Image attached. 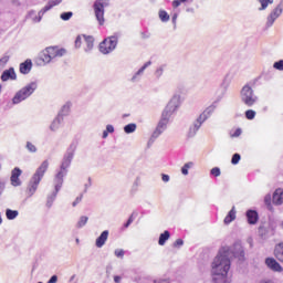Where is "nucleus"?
<instances>
[{"instance_id":"f257e3e1","label":"nucleus","mask_w":283,"mask_h":283,"mask_svg":"<svg viewBox=\"0 0 283 283\" xmlns=\"http://www.w3.org/2000/svg\"><path fill=\"white\" fill-rule=\"evenodd\" d=\"M238 258L244 260V248L235 245V252L229 245L222 247L210 264V275L212 283H231L229 272L231 271V260Z\"/></svg>"},{"instance_id":"f03ea898","label":"nucleus","mask_w":283,"mask_h":283,"mask_svg":"<svg viewBox=\"0 0 283 283\" xmlns=\"http://www.w3.org/2000/svg\"><path fill=\"white\" fill-rule=\"evenodd\" d=\"M50 167V161L44 160L40 165V167L35 170L31 179L29 180L27 193L29 198H32L34 193H36V190L39 189V185H41V181L43 180V176H45V172L48 171Z\"/></svg>"},{"instance_id":"7ed1b4c3","label":"nucleus","mask_w":283,"mask_h":283,"mask_svg":"<svg viewBox=\"0 0 283 283\" xmlns=\"http://www.w3.org/2000/svg\"><path fill=\"white\" fill-rule=\"evenodd\" d=\"M218 109V103L213 102L210 106H208L192 123V125L189 127L188 130V137L193 138L196 134L200 130V127H202V124L206 120H209L211 116H213V113Z\"/></svg>"},{"instance_id":"20e7f679","label":"nucleus","mask_w":283,"mask_h":283,"mask_svg":"<svg viewBox=\"0 0 283 283\" xmlns=\"http://www.w3.org/2000/svg\"><path fill=\"white\" fill-rule=\"evenodd\" d=\"M65 49H61L59 46H48L40 53V59L44 65H50V63H54L56 59L65 56Z\"/></svg>"},{"instance_id":"39448f33","label":"nucleus","mask_w":283,"mask_h":283,"mask_svg":"<svg viewBox=\"0 0 283 283\" xmlns=\"http://www.w3.org/2000/svg\"><path fill=\"white\" fill-rule=\"evenodd\" d=\"M36 82H31L20 88L12 97L11 105H20L23 101H28L36 92Z\"/></svg>"},{"instance_id":"423d86ee","label":"nucleus","mask_w":283,"mask_h":283,"mask_svg":"<svg viewBox=\"0 0 283 283\" xmlns=\"http://www.w3.org/2000/svg\"><path fill=\"white\" fill-rule=\"evenodd\" d=\"M240 98L241 103H243V105H245L247 107H253V105H255V103H258V101L260 99L255 95V91L253 90L251 84H244L242 86L240 91Z\"/></svg>"},{"instance_id":"0eeeda50","label":"nucleus","mask_w":283,"mask_h":283,"mask_svg":"<svg viewBox=\"0 0 283 283\" xmlns=\"http://www.w3.org/2000/svg\"><path fill=\"white\" fill-rule=\"evenodd\" d=\"M109 0H96L93 4L95 19L98 25H105V9L108 8Z\"/></svg>"},{"instance_id":"6e6552de","label":"nucleus","mask_w":283,"mask_h":283,"mask_svg":"<svg viewBox=\"0 0 283 283\" xmlns=\"http://www.w3.org/2000/svg\"><path fill=\"white\" fill-rule=\"evenodd\" d=\"M118 45V35H111L104 39L103 42L99 43V52L102 54H112L114 50H116Z\"/></svg>"},{"instance_id":"1a4fd4ad","label":"nucleus","mask_w":283,"mask_h":283,"mask_svg":"<svg viewBox=\"0 0 283 283\" xmlns=\"http://www.w3.org/2000/svg\"><path fill=\"white\" fill-rule=\"evenodd\" d=\"M75 153H76V144H71L63 156L59 171L67 174V169H70V166L72 165V160H74Z\"/></svg>"},{"instance_id":"9d476101","label":"nucleus","mask_w":283,"mask_h":283,"mask_svg":"<svg viewBox=\"0 0 283 283\" xmlns=\"http://www.w3.org/2000/svg\"><path fill=\"white\" fill-rule=\"evenodd\" d=\"M179 107H180V95H174L168 102L165 109L163 111L161 116L170 120L171 116H174V114L178 112Z\"/></svg>"},{"instance_id":"9b49d317","label":"nucleus","mask_w":283,"mask_h":283,"mask_svg":"<svg viewBox=\"0 0 283 283\" xmlns=\"http://www.w3.org/2000/svg\"><path fill=\"white\" fill-rule=\"evenodd\" d=\"M169 125V119L161 115L160 120L158 122L155 130L153 132L149 143H154L157 138H160L165 132H167V126Z\"/></svg>"},{"instance_id":"f8f14e48","label":"nucleus","mask_w":283,"mask_h":283,"mask_svg":"<svg viewBox=\"0 0 283 283\" xmlns=\"http://www.w3.org/2000/svg\"><path fill=\"white\" fill-rule=\"evenodd\" d=\"M283 13V3L282 4H277L268 15L266 18V28H273V23H275V21H277V19H280V17H282Z\"/></svg>"},{"instance_id":"ddd939ff","label":"nucleus","mask_w":283,"mask_h":283,"mask_svg":"<svg viewBox=\"0 0 283 283\" xmlns=\"http://www.w3.org/2000/svg\"><path fill=\"white\" fill-rule=\"evenodd\" d=\"M63 0H50L45 7L38 12V14L33 18V23H41L42 19H43V14H45V12H49V10H52V8L59 6V3H61Z\"/></svg>"},{"instance_id":"4468645a","label":"nucleus","mask_w":283,"mask_h":283,"mask_svg":"<svg viewBox=\"0 0 283 283\" xmlns=\"http://www.w3.org/2000/svg\"><path fill=\"white\" fill-rule=\"evenodd\" d=\"M22 174L23 170H21L19 167H15L11 170L10 182L12 187H21L23 185V181H21Z\"/></svg>"},{"instance_id":"2eb2a0df","label":"nucleus","mask_w":283,"mask_h":283,"mask_svg":"<svg viewBox=\"0 0 283 283\" xmlns=\"http://www.w3.org/2000/svg\"><path fill=\"white\" fill-rule=\"evenodd\" d=\"M65 176H67V172H63L61 170H57L55 174L53 179V187L55 191H61Z\"/></svg>"},{"instance_id":"dca6fc26","label":"nucleus","mask_w":283,"mask_h":283,"mask_svg":"<svg viewBox=\"0 0 283 283\" xmlns=\"http://www.w3.org/2000/svg\"><path fill=\"white\" fill-rule=\"evenodd\" d=\"M265 264H266L268 268L271 269V271H274L275 273H282V271H283V268L280 264V262H277L273 258L265 259Z\"/></svg>"},{"instance_id":"f3484780","label":"nucleus","mask_w":283,"mask_h":283,"mask_svg":"<svg viewBox=\"0 0 283 283\" xmlns=\"http://www.w3.org/2000/svg\"><path fill=\"white\" fill-rule=\"evenodd\" d=\"M109 238V230H104L99 237L95 240V247L97 249H103L105 247V243L107 242Z\"/></svg>"},{"instance_id":"a211bd4d","label":"nucleus","mask_w":283,"mask_h":283,"mask_svg":"<svg viewBox=\"0 0 283 283\" xmlns=\"http://www.w3.org/2000/svg\"><path fill=\"white\" fill-rule=\"evenodd\" d=\"M150 65L151 61H147L146 63H144V65L130 78L132 83L138 82L143 77V74H145V70Z\"/></svg>"},{"instance_id":"6ab92c4d","label":"nucleus","mask_w":283,"mask_h":283,"mask_svg":"<svg viewBox=\"0 0 283 283\" xmlns=\"http://www.w3.org/2000/svg\"><path fill=\"white\" fill-rule=\"evenodd\" d=\"M83 50L86 54H90L94 50V36L85 35L84 36V46Z\"/></svg>"},{"instance_id":"aec40b11","label":"nucleus","mask_w":283,"mask_h":283,"mask_svg":"<svg viewBox=\"0 0 283 283\" xmlns=\"http://www.w3.org/2000/svg\"><path fill=\"white\" fill-rule=\"evenodd\" d=\"M72 109V103L66 102L61 109L57 113V116L62 119L65 120V116H70V112Z\"/></svg>"},{"instance_id":"412c9836","label":"nucleus","mask_w":283,"mask_h":283,"mask_svg":"<svg viewBox=\"0 0 283 283\" xmlns=\"http://www.w3.org/2000/svg\"><path fill=\"white\" fill-rule=\"evenodd\" d=\"M63 120L64 119H62V117H59V115H56L49 126L50 132H59V129H61V125H63Z\"/></svg>"},{"instance_id":"4be33fe9","label":"nucleus","mask_w":283,"mask_h":283,"mask_svg":"<svg viewBox=\"0 0 283 283\" xmlns=\"http://www.w3.org/2000/svg\"><path fill=\"white\" fill-rule=\"evenodd\" d=\"M272 202L273 205H283V189L282 188H277L273 196H272Z\"/></svg>"},{"instance_id":"5701e85b","label":"nucleus","mask_w":283,"mask_h":283,"mask_svg":"<svg viewBox=\"0 0 283 283\" xmlns=\"http://www.w3.org/2000/svg\"><path fill=\"white\" fill-rule=\"evenodd\" d=\"M1 81H17V73L14 69L6 70L1 75Z\"/></svg>"},{"instance_id":"b1692460","label":"nucleus","mask_w":283,"mask_h":283,"mask_svg":"<svg viewBox=\"0 0 283 283\" xmlns=\"http://www.w3.org/2000/svg\"><path fill=\"white\" fill-rule=\"evenodd\" d=\"M247 220L250 224H258V211L255 210H248L247 213Z\"/></svg>"},{"instance_id":"393cba45","label":"nucleus","mask_w":283,"mask_h":283,"mask_svg":"<svg viewBox=\"0 0 283 283\" xmlns=\"http://www.w3.org/2000/svg\"><path fill=\"white\" fill-rule=\"evenodd\" d=\"M32 71V60H27L25 62L20 64L21 74H30Z\"/></svg>"},{"instance_id":"a878e982","label":"nucleus","mask_w":283,"mask_h":283,"mask_svg":"<svg viewBox=\"0 0 283 283\" xmlns=\"http://www.w3.org/2000/svg\"><path fill=\"white\" fill-rule=\"evenodd\" d=\"M237 211H235V207H232V209L228 212V214L226 216L223 222L224 224H231V222H233V220H235L237 218Z\"/></svg>"},{"instance_id":"bb28decb","label":"nucleus","mask_w":283,"mask_h":283,"mask_svg":"<svg viewBox=\"0 0 283 283\" xmlns=\"http://www.w3.org/2000/svg\"><path fill=\"white\" fill-rule=\"evenodd\" d=\"M274 255L276 260H279V262L283 264V243H279L277 245H275Z\"/></svg>"},{"instance_id":"cd10ccee","label":"nucleus","mask_w":283,"mask_h":283,"mask_svg":"<svg viewBox=\"0 0 283 283\" xmlns=\"http://www.w3.org/2000/svg\"><path fill=\"white\" fill-rule=\"evenodd\" d=\"M56 196H59V191L53 190L46 197V207L50 209L54 205V200H56Z\"/></svg>"},{"instance_id":"c85d7f7f","label":"nucleus","mask_w":283,"mask_h":283,"mask_svg":"<svg viewBox=\"0 0 283 283\" xmlns=\"http://www.w3.org/2000/svg\"><path fill=\"white\" fill-rule=\"evenodd\" d=\"M169 238H171V233H169L168 230L164 231V233H161L159 235V240H158L159 247H165V244H167V240H169Z\"/></svg>"},{"instance_id":"c756f323","label":"nucleus","mask_w":283,"mask_h":283,"mask_svg":"<svg viewBox=\"0 0 283 283\" xmlns=\"http://www.w3.org/2000/svg\"><path fill=\"white\" fill-rule=\"evenodd\" d=\"M195 167H196V163L193 161H188L184 164V166L181 167L182 176H189V169H193Z\"/></svg>"},{"instance_id":"7c9ffc66","label":"nucleus","mask_w":283,"mask_h":283,"mask_svg":"<svg viewBox=\"0 0 283 283\" xmlns=\"http://www.w3.org/2000/svg\"><path fill=\"white\" fill-rule=\"evenodd\" d=\"M6 216L7 220H17L19 218V210L7 209Z\"/></svg>"},{"instance_id":"2f4dec72","label":"nucleus","mask_w":283,"mask_h":283,"mask_svg":"<svg viewBox=\"0 0 283 283\" xmlns=\"http://www.w3.org/2000/svg\"><path fill=\"white\" fill-rule=\"evenodd\" d=\"M90 218L87 216H81L75 224L76 229H83L87 224Z\"/></svg>"},{"instance_id":"473e14b6","label":"nucleus","mask_w":283,"mask_h":283,"mask_svg":"<svg viewBox=\"0 0 283 283\" xmlns=\"http://www.w3.org/2000/svg\"><path fill=\"white\" fill-rule=\"evenodd\" d=\"M261 7L259 8V11L262 12L269 8V6H272L273 0H258Z\"/></svg>"},{"instance_id":"72a5a7b5","label":"nucleus","mask_w":283,"mask_h":283,"mask_svg":"<svg viewBox=\"0 0 283 283\" xmlns=\"http://www.w3.org/2000/svg\"><path fill=\"white\" fill-rule=\"evenodd\" d=\"M137 128L138 126L135 123H130L124 126V132L125 134H134V132H136Z\"/></svg>"},{"instance_id":"f704fd0d","label":"nucleus","mask_w":283,"mask_h":283,"mask_svg":"<svg viewBox=\"0 0 283 283\" xmlns=\"http://www.w3.org/2000/svg\"><path fill=\"white\" fill-rule=\"evenodd\" d=\"M85 34H80L76 36L75 39V48L78 50L81 49V46L83 45L84 41H85Z\"/></svg>"},{"instance_id":"c9c22d12","label":"nucleus","mask_w":283,"mask_h":283,"mask_svg":"<svg viewBox=\"0 0 283 283\" xmlns=\"http://www.w3.org/2000/svg\"><path fill=\"white\" fill-rule=\"evenodd\" d=\"M25 149H27L30 154H36V151H39V149L36 148V146H35L32 142H27V144H25Z\"/></svg>"},{"instance_id":"e433bc0d","label":"nucleus","mask_w":283,"mask_h":283,"mask_svg":"<svg viewBox=\"0 0 283 283\" xmlns=\"http://www.w3.org/2000/svg\"><path fill=\"white\" fill-rule=\"evenodd\" d=\"M109 134H114V125L112 124L106 125V129L103 132L102 138H107Z\"/></svg>"},{"instance_id":"4c0bfd02","label":"nucleus","mask_w":283,"mask_h":283,"mask_svg":"<svg viewBox=\"0 0 283 283\" xmlns=\"http://www.w3.org/2000/svg\"><path fill=\"white\" fill-rule=\"evenodd\" d=\"M159 19L163 21V23H167V21L170 19L169 13H167L165 10H159Z\"/></svg>"},{"instance_id":"58836bf2","label":"nucleus","mask_w":283,"mask_h":283,"mask_svg":"<svg viewBox=\"0 0 283 283\" xmlns=\"http://www.w3.org/2000/svg\"><path fill=\"white\" fill-rule=\"evenodd\" d=\"M72 17H74V13L72 11L63 12L60 14V19H62V21H70Z\"/></svg>"},{"instance_id":"ea45409f","label":"nucleus","mask_w":283,"mask_h":283,"mask_svg":"<svg viewBox=\"0 0 283 283\" xmlns=\"http://www.w3.org/2000/svg\"><path fill=\"white\" fill-rule=\"evenodd\" d=\"M8 61H10V56L8 55L0 57V72L8 65Z\"/></svg>"},{"instance_id":"a19ab883","label":"nucleus","mask_w":283,"mask_h":283,"mask_svg":"<svg viewBox=\"0 0 283 283\" xmlns=\"http://www.w3.org/2000/svg\"><path fill=\"white\" fill-rule=\"evenodd\" d=\"M222 175V171L220 170L219 167H214L210 170V176H213L214 178H220Z\"/></svg>"},{"instance_id":"79ce46f5","label":"nucleus","mask_w":283,"mask_h":283,"mask_svg":"<svg viewBox=\"0 0 283 283\" xmlns=\"http://www.w3.org/2000/svg\"><path fill=\"white\" fill-rule=\"evenodd\" d=\"M255 111L253 109H248L245 112V118H248V120H253V118H255Z\"/></svg>"},{"instance_id":"37998d69","label":"nucleus","mask_w":283,"mask_h":283,"mask_svg":"<svg viewBox=\"0 0 283 283\" xmlns=\"http://www.w3.org/2000/svg\"><path fill=\"white\" fill-rule=\"evenodd\" d=\"M163 74H165V66L157 67L155 71L156 78H160V76H163Z\"/></svg>"},{"instance_id":"c03bdc74","label":"nucleus","mask_w":283,"mask_h":283,"mask_svg":"<svg viewBox=\"0 0 283 283\" xmlns=\"http://www.w3.org/2000/svg\"><path fill=\"white\" fill-rule=\"evenodd\" d=\"M273 67L274 70H279V72H283V60L274 62Z\"/></svg>"},{"instance_id":"a18cd8bd","label":"nucleus","mask_w":283,"mask_h":283,"mask_svg":"<svg viewBox=\"0 0 283 283\" xmlns=\"http://www.w3.org/2000/svg\"><path fill=\"white\" fill-rule=\"evenodd\" d=\"M114 255H115L116 258L123 259V258H125V250H123V249H116V250L114 251Z\"/></svg>"},{"instance_id":"49530a36","label":"nucleus","mask_w":283,"mask_h":283,"mask_svg":"<svg viewBox=\"0 0 283 283\" xmlns=\"http://www.w3.org/2000/svg\"><path fill=\"white\" fill-rule=\"evenodd\" d=\"M241 158H242V157L240 156V154H234V155L232 156L231 164H232V165H238V163H240Z\"/></svg>"},{"instance_id":"de8ad7c7","label":"nucleus","mask_w":283,"mask_h":283,"mask_svg":"<svg viewBox=\"0 0 283 283\" xmlns=\"http://www.w3.org/2000/svg\"><path fill=\"white\" fill-rule=\"evenodd\" d=\"M83 201V195H80L76 197V199L73 201L72 207H76V205L81 203Z\"/></svg>"},{"instance_id":"09e8293b","label":"nucleus","mask_w":283,"mask_h":283,"mask_svg":"<svg viewBox=\"0 0 283 283\" xmlns=\"http://www.w3.org/2000/svg\"><path fill=\"white\" fill-rule=\"evenodd\" d=\"M271 200H272L271 193H268L264 197V203L269 207L271 205Z\"/></svg>"},{"instance_id":"8fccbe9b","label":"nucleus","mask_w":283,"mask_h":283,"mask_svg":"<svg viewBox=\"0 0 283 283\" xmlns=\"http://www.w3.org/2000/svg\"><path fill=\"white\" fill-rule=\"evenodd\" d=\"M132 222H134V214H132V216L128 218L126 224H124L125 229H127V228L129 227V224H132Z\"/></svg>"},{"instance_id":"3c124183","label":"nucleus","mask_w":283,"mask_h":283,"mask_svg":"<svg viewBox=\"0 0 283 283\" xmlns=\"http://www.w3.org/2000/svg\"><path fill=\"white\" fill-rule=\"evenodd\" d=\"M182 244H185V241H182V239H177L174 243V247H182Z\"/></svg>"},{"instance_id":"603ef678","label":"nucleus","mask_w":283,"mask_h":283,"mask_svg":"<svg viewBox=\"0 0 283 283\" xmlns=\"http://www.w3.org/2000/svg\"><path fill=\"white\" fill-rule=\"evenodd\" d=\"M6 191V181L0 180V196Z\"/></svg>"},{"instance_id":"864d4df0","label":"nucleus","mask_w":283,"mask_h":283,"mask_svg":"<svg viewBox=\"0 0 283 283\" xmlns=\"http://www.w3.org/2000/svg\"><path fill=\"white\" fill-rule=\"evenodd\" d=\"M170 179L171 178L169 177V175H165V174L161 175L163 182H169Z\"/></svg>"},{"instance_id":"5fc2aeb1","label":"nucleus","mask_w":283,"mask_h":283,"mask_svg":"<svg viewBox=\"0 0 283 283\" xmlns=\"http://www.w3.org/2000/svg\"><path fill=\"white\" fill-rule=\"evenodd\" d=\"M230 83H231V80H229V76H226L223 80V85H226V87H229Z\"/></svg>"},{"instance_id":"6e6d98bb","label":"nucleus","mask_w":283,"mask_h":283,"mask_svg":"<svg viewBox=\"0 0 283 283\" xmlns=\"http://www.w3.org/2000/svg\"><path fill=\"white\" fill-rule=\"evenodd\" d=\"M181 2H182V1H180V0H174V1H172V8H179V6H180Z\"/></svg>"},{"instance_id":"4d7b16f0","label":"nucleus","mask_w":283,"mask_h":283,"mask_svg":"<svg viewBox=\"0 0 283 283\" xmlns=\"http://www.w3.org/2000/svg\"><path fill=\"white\" fill-rule=\"evenodd\" d=\"M90 187H92V178H88V182L85 184V191H87V189H90Z\"/></svg>"},{"instance_id":"13d9d810","label":"nucleus","mask_w":283,"mask_h":283,"mask_svg":"<svg viewBox=\"0 0 283 283\" xmlns=\"http://www.w3.org/2000/svg\"><path fill=\"white\" fill-rule=\"evenodd\" d=\"M241 134H242V129L238 128V129L234 132L233 136L238 137V136H241Z\"/></svg>"},{"instance_id":"bf43d9fd","label":"nucleus","mask_w":283,"mask_h":283,"mask_svg":"<svg viewBox=\"0 0 283 283\" xmlns=\"http://www.w3.org/2000/svg\"><path fill=\"white\" fill-rule=\"evenodd\" d=\"M120 280H122L120 276H118V275L114 276V282L115 283H120Z\"/></svg>"},{"instance_id":"052dcab7","label":"nucleus","mask_w":283,"mask_h":283,"mask_svg":"<svg viewBox=\"0 0 283 283\" xmlns=\"http://www.w3.org/2000/svg\"><path fill=\"white\" fill-rule=\"evenodd\" d=\"M177 20H178V14L175 13V14L172 15V23H176Z\"/></svg>"},{"instance_id":"680f3d73","label":"nucleus","mask_w":283,"mask_h":283,"mask_svg":"<svg viewBox=\"0 0 283 283\" xmlns=\"http://www.w3.org/2000/svg\"><path fill=\"white\" fill-rule=\"evenodd\" d=\"M76 277V274H73L71 277H70V282L74 281Z\"/></svg>"},{"instance_id":"e2e57ef3","label":"nucleus","mask_w":283,"mask_h":283,"mask_svg":"<svg viewBox=\"0 0 283 283\" xmlns=\"http://www.w3.org/2000/svg\"><path fill=\"white\" fill-rule=\"evenodd\" d=\"M260 283H273L271 281H261Z\"/></svg>"},{"instance_id":"0e129e2a","label":"nucleus","mask_w":283,"mask_h":283,"mask_svg":"<svg viewBox=\"0 0 283 283\" xmlns=\"http://www.w3.org/2000/svg\"><path fill=\"white\" fill-rule=\"evenodd\" d=\"M181 1V3H185V2H187V0H180Z\"/></svg>"},{"instance_id":"69168bd1","label":"nucleus","mask_w":283,"mask_h":283,"mask_svg":"<svg viewBox=\"0 0 283 283\" xmlns=\"http://www.w3.org/2000/svg\"><path fill=\"white\" fill-rule=\"evenodd\" d=\"M260 231H264V228L261 227V228H260Z\"/></svg>"},{"instance_id":"338daca9","label":"nucleus","mask_w":283,"mask_h":283,"mask_svg":"<svg viewBox=\"0 0 283 283\" xmlns=\"http://www.w3.org/2000/svg\"><path fill=\"white\" fill-rule=\"evenodd\" d=\"M75 242H76V244H78L80 240L77 239V240H75Z\"/></svg>"},{"instance_id":"774afa93","label":"nucleus","mask_w":283,"mask_h":283,"mask_svg":"<svg viewBox=\"0 0 283 283\" xmlns=\"http://www.w3.org/2000/svg\"><path fill=\"white\" fill-rule=\"evenodd\" d=\"M2 86L0 85V94H1Z\"/></svg>"}]
</instances>
